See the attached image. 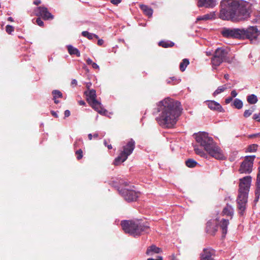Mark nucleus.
Here are the masks:
<instances>
[{"label":"nucleus","mask_w":260,"mask_h":260,"mask_svg":"<svg viewBox=\"0 0 260 260\" xmlns=\"http://www.w3.org/2000/svg\"><path fill=\"white\" fill-rule=\"evenodd\" d=\"M8 21H10L12 22V21H13V18H12V17H9L8 18Z\"/></svg>","instance_id":"59"},{"label":"nucleus","mask_w":260,"mask_h":260,"mask_svg":"<svg viewBox=\"0 0 260 260\" xmlns=\"http://www.w3.org/2000/svg\"><path fill=\"white\" fill-rule=\"evenodd\" d=\"M206 54L207 56H210L212 55V53L211 51H206Z\"/></svg>","instance_id":"57"},{"label":"nucleus","mask_w":260,"mask_h":260,"mask_svg":"<svg viewBox=\"0 0 260 260\" xmlns=\"http://www.w3.org/2000/svg\"><path fill=\"white\" fill-rule=\"evenodd\" d=\"M104 145L105 146H107L109 149H111L112 148V146L111 144H108L107 140H104Z\"/></svg>","instance_id":"44"},{"label":"nucleus","mask_w":260,"mask_h":260,"mask_svg":"<svg viewBox=\"0 0 260 260\" xmlns=\"http://www.w3.org/2000/svg\"><path fill=\"white\" fill-rule=\"evenodd\" d=\"M94 62L92 61V59H91L90 58H88L86 59V63L88 64V65H92V63H93Z\"/></svg>","instance_id":"46"},{"label":"nucleus","mask_w":260,"mask_h":260,"mask_svg":"<svg viewBox=\"0 0 260 260\" xmlns=\"http://www.w3.org/2000/svg\"><path fill=\"white\" fill-rule=\"evenodd\" d=\"M242 38H247L251 41L256 40L260 32L256 26H250L242 29Z\"/></svg>","instance_id":"10"},{"label":"nucleus","mask_w":260,"mask_h":260,"mask_svg":"<svg viewBox=\"0 0 260 260\" xmlns=\"http://www.w3.org/2000/svg\"><path fill=\"white\" fill-rule=\"evenodd\" d=\"M219 18L234 22L246 20L250 14L251 4L244 0H222Z\"/></svg>","instance_id":"1"},{"label":"nucleus","mask_w":260,"mask_h":260,"mask_svg":"<svg viewBox=\"0 0 260 260\" xmlns=\"http://www.w3.org/2000/svg\"><path fill=\"white\" fill-rule=\"evenodd\" d=\"M52 94L53 96V99L61 98L62 96V94L61 93V92L58 90H53L52 91Z\"/></svg>","instance_id":"33"},{"label":"nucleus","mask_w":260,"mask_h":260,"mask_svg":"<svg viewBox=\"0 0 260 260\" xmlns=\"http://www.w3.org/2000/svg\"><path fill=\"white\" fill-rule=\"evenodd\" d=\"M140 8L145 15L149 18L152 17L153 11L151 8L145 5H140Z\"/></svg>","instance_id":"19"},{"label":"nucleus","mask_w":260,"mask_h":260,"mask_svg":"<svg viewBox=\"0 0 260 260\" xmlns=\"http://www.w3.org/2000/svg\"><path fill=\"white\" fill-rule=\"evenodd\" d=\"M76 154L77 155V159L79 160L82 158L83 157L82 150L81 149H79V150H77L76 151Z\"/></svg>","instance_id":"36"},{"label":"nucleus","mask_w":260,"mask_h":260,"mask_svg":"<svg viewBox=\"0 0 260 260\" xmlns=\"http://www.w3.org/2000/svg\"><path fill=\"white\" fill-rule=\"evenodd\" d=\"M70 115V111L68 110H66L64 111V116L68 117Z\"/></svg>","instance_id":"47"},{"label":"nucleus","mask_w":260,"mask_h":260,"mask_svg":"<svg viewBox=\"0 0 260 260\" xmlns=\"http://www.w3.org/2000/svg\"><path fill=\"white\" fill-rule=\"evenodd\" d=\"M104 41L102 39H99L98 41V44L100 46H101L103 44Z\"/></svg>","instance_id":"51"},{"label":"nucleus","mask_w":260,"mask_h":260,"mask_svg":"<svg viewBox=\"0 0 260 260\" xmlns=\"http://www.w3.org/2000/svg\"><path fill=\"white\" fill-rule=\"evenodd\" d=\"M72 85H76L77 84V81L76 79H73L71 82Z\"/></svg>","instance_id":"53"},{"label":"nucleus","mask_w":260,"mask_h":260,"mask_svg":"<svg viewBox=\"0 0 260 260\" xmlns=\"http://www.w3.org/2000/svg\"><path fill=\"white\" fill-rule=\"evenodd\" d=\"M160 251L159 248L156 247L155 245H152L149 246L146 251L147 255H152L154 253H158Z\"/></svg>","instance_id":"21"},{"label":"nucleus","mask_w":260,"mask_h":260,"mask_svg":"<svg viewBox=\"0 0 260 260\" xmlns=\"http://www.w3.org/2000/svg\"><path fill=\"white\" fill-rule=\"evenodd\" d=\"M54 103H56V104H58L59 103V101L58 100H56V99H54Z\"/></svg>","instance_id":"62"},{"label":"nucleus","mask_w":260,"mask_h":260,"mask_svg":"<svg viewBox=\"0 0 260 260\" xmlns=\"http://www.w3.org/2000/svg\"><path fill=\"white\" fill-rule=\"evenodd\" d=\"M91 66L94 69H99V66L95 62H93Z\"/></svg>","instance_id":"48"},{"label":"nucleus","mask_w":260,"mask_h":260,"mask_svg":"<svg viewBox=\"0 0 260 260\" xmlns=\"http://www.w3.org/2000/svg\"><path fill=\"white\" fill-rule=\"evenodd\" d=\"M242 29L224 28L221 31V34L227 38H242Z\"/></svg>","instance_id":"12"},{"label":"nucleus","mask_w":260,"mask_h":260,"mask_svg":"<svg viewBox=\"0 0 260 260\" xmlns=\"http://www.w3.org/2000/svg\"><path fill=\"white\" fill-rule=\"evenodd\" d=\"M186 165L189 168H193L194 167L197 165V162L191 159H188L185 162Z\"/></svg>","instance_id":"32"},{"label":"nucleus","mask_w":260,"mask_h":260,"mask_svg":"<svg viewBox=\"0 0 260 260\" xmlns=\"http://www.w3.org/2000/svg\"><path fill=\"white\" fill-rule=\"evenodd\" d=\"M36 23L40 26H43L44 25V22L40 18H38L36 19Z\"/></svg>","instance_id":"39"},{"label":"nucleus","mask_w":260,"mask_h":260,"mask_svg":"<svg viewBox=\"0 0 260 260\" xmlns=\"http://www.w3.org/2000/svg\"><path fill=\"white\" fill-rule=\"evenodd\" d=\"M83 142L82 139H79L78 140H77L75 143H74V147L75 148H77L79 146L80 144H83Z\"/></svg>","instance_id":"38"},{"label":"nucleus","mask_w":260,"mask_h":260,"mask_svg":"<svg viewBox=\"0 0 260 260\" xmlns=\"http://www.w3.org/2000/svg\"><path fill=\"white\" fill-rule=\"evenodd\" d=\"M194 150L196 154L201 156L205 157L206 155V154L205 153L204 151L196 146L194 147Z\"/></svg>","instance_id":"34"},{"label":"nucleus","mask_w":260,"mask_h":260,"mask_svg":"<svg viewBox=\"0 0 260 260\" xmlns=\"http://www.w3.org/2000/svg\"><path fill=\"white\" fill-rule=\"evenodd\" d=\"M98 136H99L98 134L95 133V134H94L93 135V137L94 138H98Z\"/></svg>","instance_id":"60"},{"label":"nucleus","mask_w":260,"mask_h":260,"mask_svg":"<svg viewBox=\"0 0 260 260\" xmlns=\"http://www.w3.org/2000/svg\"><path fill=\"white\" fill-rule=\"evenodd\" d=\"M237 92L235 90H233L231 91V94L232 98H235L237 95Z\"/></svg>","instance_id":"43"},{"label":"nucleus","mask_w":260,"mask_h":260,"mask_svg":"<svg viewBox=\"0 0 260 260\" xmlns=\"http://www.w3.org/2000/svg\"><path fill=\"white\" fill-rule=\"evenodd\" d=\"M148 260H162V258L161 256H157L156 258H149Z\"/></svg>","instance_id":"49"},{"label":"nucleus","mask_w":260,"mask_h":260,"mask_svg":"<svg viewBox=\"0 0 260 260\" xmlns=\"http://www.w3.org/2000/svg\"><path fill=\"white\" fill-rule=\"evenodd\" d=\"M227 88L226 85L219 86L217 89L213 92V95L216 96L220 93L223 92Z\"/></svg>","instance_id":"30"},{"label":"nucleus","mask_w":260,"mask_h":260,"mask_svg":"<svg viewBox=\"0 0 260 260\" xmlns=\"http://www.w3.org/2000/svg\"><path fill=\"white\" fill-rule=\"evenodd\" d=\"M199 7H204L206 8H213L217 4L216 0H197Z\"/></svg>","instance_id":"15"},{"label":"nucleus","mask_w":260,"mask_h":260,"mask_svg":"<svg viewBox=\"0 0 260 260\" xmlns=\"http://www.w3.org/2000/svg\"><path fill=\"white\" fill-rule=\"evenodd\" d=\"M82 35L83 37L87 38L89 40H92L94 38L99 39V37H98V35H96L95 34H92V33L89 32L87 31H82Z\"/></svg>","instance_id":"25"},{"label":"nucleus","mask_w":260,"mask_h":260,"mask_svg":"<svg viewBox=\"0 0 260 260\" xmlns=\"http://www.w3.org/2000/svg\"><path fill=\"white\" fill-rule=\"evenodd\" d=\"M158 44L160 46L164 48H168L173 46L174 45V43L170 41H161L159 42Z\"/></svg>","instance_id":"27"},{"label":"nucleus","mask_w":260,"mask_h":260,"mask_svg":"<svg viewBox=\"0 0 260 260\" xmlns=\"http://www.w3.org/2000/svg\"><path fill=\"white\" fill-rule=\"evenodd\" d=\"M135 148V142L133 139H129L127 142H124V144L122 146V150L114 160V165L118 166L125 161L128 156L133 153Z\"/></svg>","instance_id":"6"},{"label":"nucleus","mask_w":260,"mask_h":260,"mask_svg":"<svg viewBox=\"0 0 260 260\" xmlns=\"http://www.w3.org/2000/svg\"><path fill=\"white\" fill-rule=\"evenodd\" d=\"M228 51L224 47L217 48L211 58V63L213 68L215 69L220 64L226 61Z\"/></svg>","instance_id":"8"},{"label":"nucleus","mask_w":260,"mask_h":260,"mask_svg":"<svg viewBox=\"0 0 260 260\" xmlns=\"http://www.w3.org/2000/svg\"><path fill=\"white\" fill-rule=\"evenodd\" d=\"M255 155L246 156L241 162L239 171L241 174H250L252 171Z\"/></svg>","instance_id":"9"},{"label":"nucleus","mask_w":260,"mask_h":260,"mask_svg":"<svg viewBox=\"0 0 260 260\" xmlns=\"http://www.w3.org/2000/svg\"><path fill=\"white\" fill-rule=\"evenodd\" d=\"M36 15L41 16L44 20L53 19L54 16L48 10L47 8L44 7H38L35 10Z\"/></svg>","instance_id":"13"},{"label":"nucleus","mask_w":260,"mask_h":260,"mask_svg":"<svg viewBox=\"0 0 260 260\" xmlns=\"http://www.w3.org/2000/svg\"><path fill=\"white\" fill-rule=\"evenodd\" d=\"M159 115L156 118L158 123L163 127L172 128L176 123L182 108L180 103L168 98L157 104Z\"/></svg>","instance_id":"2"},{"label":"nucleus","mask_w":260,"mask_h":260,"mask_svg":"<svg viewBox=\"0 0 260 260\" xmlns=\"http://www.w3.org/2000/svg\"><path fill=\"white\" fill-rule=\"evenodd\" d=\"M171 79L172 81H174V80H176V79H175V77H172V78H171Z\"/></svg>","instance_id":"63"},{"label":"nucleus","mask_w":260,"mask_h":260,"mask_svg":"<svg viewBox=\"0 0 260 260\" xmlns=\"http://www.w3.org/2000/svg\"><path fill=\"white\" fill-rule=\"evenodd\" d=\"M122 0H110V2L115 5H117L121 2Z\"/></svg>","instance_id":"41"},{"label":"nucleus","mask_w":260,"mask_h":260,"mask_svg":"<svg viewBox=\"0 0 260 260\" xmlns=\"http://www.w3.org/2000/svg\"><path fill=\"white\" fill-rule=\"evenodd\" d=\"M253 22H255L256 23H259L260 22V20L258 19H256L255 21H253Z\"/></svg>","instance_id":"61"},{"label":"nucleus","mask_w":260,"mask_h":260,"mask_svg":"<svg viewBox=\"0 0 260 260\" xmlns=\"http://www.w3.org/2000/svg\"><path fill=\"white\" fill-rule=\"evenodd\" d=\"M253 118L258 122H260V113L254 114L253 116Z\"/></svg>","instance_id":"40"},{"label":"nucleus","mask_w":260,"mask_h":260,"mask_svg":"<svg viewBox=\"0 0 260 260\" xmlns=\"http://www.w3.org/2000/svg\"><path fill=\"white\" fill-rule=\"evenodd\" d=\"M252 178L247 176L240 179L239 194L237 199L239 213L243 215L246 209L248 192L251 185Z\"/></svg>","instance_id":"4"},{"label":"nucleus","mask_w":260,"mask_h":260,"mask_svg":"<svg viewBox=\"0 0 260 260\" xmlns=\"http://www.w3.org/2000/svg\"><path fill=\"white\" fill-rule=\"evenodd\" d=\"M208 107L212 110L217 111L219 112H223V109L219 103L214 101H206Z\"/></svg>","instance_id":"16"},{"label":"nucleus","mask_w":260,"mask_h":260,"mask_svg":"<svg viewBox=\"0 0 260 260\" xmlns=\"http://www.w3.org/2000/svg\"><path fill=\"white\" fill-rule=\"evenodd\" d=\"M118 191L124 200L127 202L135 201L139 196V192L133 189L124 188L119 189Z\"/></svg>","instance_id":"11"},{"label":"nucleus","mask_w":260,"mask_h":260,"mask_svg":"<svg viewBox=\"0 0 260 260\" xmlns=\"http://www.w3.org/2000/svg\"><path fill=\"white\" fill-rule=\"evenodd\" d=\"M176 80V83H179L180 82V80Z\"/></svg>","instance_id":"64"},{"label":"nucleus","mask_w":260,"mask_h":260,"mask_svg":"<svg viewBox=\"0 0 260 260\" xmlns=\"http://www.w3.org/2000/svg\"><path fill=\"white\" fill-rule=\"evenodd\" d=\"M255 137H259L260 138V133L250 135L248 136L249 138H255Z\"/></svg>","instance_id":"42"},{"label":"nucleus","mask_w":260,"mask_h":260,"mask_svg":"<svg viewBox=\"0 0 260 260\" xmlns=\"http://www.w3.org/2000/svg\"><path fill=\"white\" fill-rule=\"evenodd\" d=\"M233 106L238 109H240L243 107V102L242 101L239 99H236L233 103Z\"/></svg>","instance_id":"29"},{"label":"nucleus","mask_w":260,"mask_h":260,"mask_svg":"<svg viewBox=\"0 0 260 260\" xmlns=\"http://www.w3.org/2000/svg\"><path fill=\"white\" fill-rule=\"evenodd\" d=\"M189 63V61L187 58H184L182 60L181 62L180 63L179 68L180 70L183 72L185 70L186 67Z\"/></svg>","instance_id":"28"},{"label":"nucleus","mask_w":260,"mask_h":260,"mask_svg":"<svg viewBox=\"0 0 260 260\" xmlns=\"http://www.w3.org/2000/svg\"><path fill=\"white\" fill-rule=\"evenodd\" d=\"M218 222L217 219L208 221L206 225L207 232L211 235L215 234L218 230Z\"/></svg>","instance_id":"14"},{"label":"nucleus","mask_w":260,"mask_h":260,"mask_svg":"<svg viewBox=\"0 0 260 260\" xmlns=\"http://www.w3.org/2000/svg\"><path fill=\"white\" fill-rule=\"evenodd\" d=\"M68 52L70 55H76L77 56H80V53L79 50L71 45L67 46Z\"/></svg>","instance_id":"23"},{"label":"nucleus","mask_w":260,"mask_h":260,"mask_svg":"<svg viewBox=\"0 0 260 260\" xmlns=\"http://www.w3.org/2000/svg\"><path fill=\"white\" fill-rule=\"evenodd\" d=\"M214 251L212 249L205 248L201 254V260H213L212 255Z\"/></svg>","instance_id":"17"},{"label":"nucleus","mask_w":260,"mask_h":260,"mask_svg":"<svg viewBox=\"0 0 260 260\" xmlns=\"http://www.w3.org/2000/svg\"><path fill=\"white\" fill-rule=\"evenodd\" d=\"M121 225L125 233L134 237L140 236L143 233H147L149 231V226L148 224L139 220H123L121 221Z\"/></svg>","instance_id":"5"},{"label":"nucleus","mask_w":260,"mask_h":260,"mask_svg":"<svg viewBox=\"0 0 260 260\" xmlns=\"http://www.w3.org/2000/svg\"><path fill=\"white\" fill-rule=\"evenodd\" d=\"M6 30L9 34H11L14 31V28L12 26L7 25L6 27Z\"/></svg>","instance_id":"37"},{"label":"nucleus","mask_w":260,"mask_h":260,"mask_svg":"<svg viewBox=\"0 0 260 260\" xmlns=\"http://www.w3.org/2000/svg\"><path fill=\"white\" fill-rule=\"evenodd\" d=\"M260 197V181L256 180V189L255 190V198L254 203L255 205L258 201Z\"/></svg>","instance_id":"22"},{"label":"nucleus","mask_w":260,"mask_h":260,"mask_svg":"<svg viewBox=\"0 0 260 260\" xmlns=\"http://www.w3.org/2000/svg\"><path fill=\"white\" fill-rule=\"evenodd\" d=\"M222 214L223 215L230 216L232 218L234 214V209L231 205H227L223 208Z\"/></svg>","instance_id":"20"},{"label":"nucleus","mask_w":260,"mask_h":260,"mask_svg":"<svg viewBox=\"0 0 260 260\" xmlns=\"http://www.w3.org/2000/svg\"><path fill=\"white\" fill-rule=\"evenodd\" d=\"M194 135L197 142L203 146L210 156L217 159H224L222 150L207 133L200 132Z\"/></svg>","instance_id":"3"},{"label":"nucleus","mask_w":260,"mask_h":260,"mask_svg":"<svg viewBox=\"0 0 260 260\" xmlns=\"http://www.w3.org/2000/svg\"><path fill=\"white\" fill-rule=\"evenodd\" d=\"M51 114H52V115L53 116H54V117H58V115H57V114L56 113V112H54V111H51Z\"/></svg>","instance_id":"54"},{"label":"nucleus","mask_w":260,"mask_h":260,"mask_svg":"<svg viewBox=\"0 0 260 260\" xmlns=\"http://www.w3.org/2000/svg\"><path fill=\"white\" fill-rule=\"evenodd\" d=\"M84 94L87 97L88 103L95 111L102 115L106 114L107 111L102 107L101 103L96 99V91L94 89L88 90L84 92Z\"/></svg>","instance_id":"7"},{"label":"nucleus","mask_w":260,"mask_h":260,"mask_svg":"<svg viewBox=\"0 0 260 260\" xmlns=\"http://www.w3.org/2000/svg\"><path fill=\"white\" fill-rule=\"evenodd\" d=\"M224 78L226 79V80H229V78H230V76L229 74H225L224 75Z\"/></svg>","instance_id":"55"},{"label":"nucleus","mask_w":260,"mask_h":260,"mask_svg":"<svg viewBox=\"0 0 260 260\" xmlns=\"http://www.w3.org/2000/svg\"><path fill=\"white\" fill-rule=\"evenodd\" d=\"M257 147H258V145L257 144H253L250 145L247 147V148L246 150V152H255L257 150Z\"/></svg>","instance_id":"31"},{"label":"nucleus","mask_w":260,"mask_h":260,"mask_svg":"<svg viewBox=\"0 0 260 260\" xmlns=\"http://www.w3.org/2000/svg\"><path fill=\"white\" fill-rule=\"evenodd\" d=\"M92 137H93V136L92 135V134H89L88 135V139H89V140H92Z\"/></svg>","instance_id":"58"},{"label":"nucleus","mask_w":260,"mask_h":260,"mask_svg":"<svg viewBox=\"0 0 260 260\" xmlns=\"http://www.w3.org/2000/svg\"><path fill=\"white\" fill-rule=\"evenodd\" d=\"M233 100V98L229 97L225 100V103L226 104H229Z\"/></svg>","instance_id":"45"},{"label":"nucleus","mask_w":260,"mask_h":260,"mask_svg":"<svg viewBox=\"0 0 260 260\" xmlns=\"http://www.w3.org/2000/svg\"><path fill=\"white\" fill-rule=\"evenodd\" d=\"M215 16V13L214 12L210 13L209 14H205L203 16H199L197 18V20H207L213 18Z\"/></svg>","instance_id":"24"},{"label":"nucleus","mask_w":260,"mask_h":260,"mask_svg":"<svg viewBox=\"0 0 260 260\" xmlns=\"http://www.w3.org/2000/svg\"><path fill=\"white\" fill-rule=\"evenodd\" d=\"M218 224L222 230V233L224 236L226 234L228 231V226L229 224V220L228 219H222L220 221L217 219Z\"/></svg>","instance_id":"18"},{"label":"nucleus","mask_w":260,"mask_h":260,"mask_svg":"<svg viewBox=\"0 0 260 260\" xmlns=\"http://www.w3.org/2000/svg\"><path fill=\"white\" fill-rule=\"evenodd\" d=\"M253 111L254 110L253 109L246 110L244 112V114H243L244 116L246 118L248 117L252 114Z\"/></svg>","instance_id":"35"},{"label":"nucleus","mask_w":260,"mask_h":260,"mask_svg":"<svg viewBox=\"0 0 260 260\" xmlns=\"http://www.w3.org/2000/svg\"><path fill=\"white\" fill-rule=\"evenodd\" d=\"M91 86V82H87L86 83V87L88 90H90V88Z\"/></svg>","instance_id":"50"},{"label":"nucleus","mask_w":260,"mask_h":260,"mask_svg":"<svg viewBox=\"0 0 260 260\" xmlns=\"http://www.w3.org/2000/svg\"><path fill=\"white\" fill-rule=\"evenodd\" d=\"M247 101L250 104H255L257 102L258 99L256 95L252 94L247 96Z\"/></svg>","instance_id":"26"},{"label":"nucleus","mask_w":260,"mask_h":260,"mask_svg":"<svg viewBox=\"0 0 260 260\" xmlns=\"http://www.w3.org/2000/svg\"><path fill=\"white\" fill-rule=\"evenodd\" d=\"M79 104L80 105H84L85 104V103L84 101L81 100V101H79Z\"/></svg>","instance_id":"56"},{"label":"nucleus","mask_w":260,"mask_h":260,"mask_svg":"<svg viewBox=\"0 0 260 260\" xmlns=\"http://www.w3.org/2000/svg\"><path fill=\"white\" fill-rule=\"evenodd\" d=\"M41 3V0H35L34 2V4L36 5H38L40 4Z\"/></svg>","instance_id":"52"}]
</instances>
